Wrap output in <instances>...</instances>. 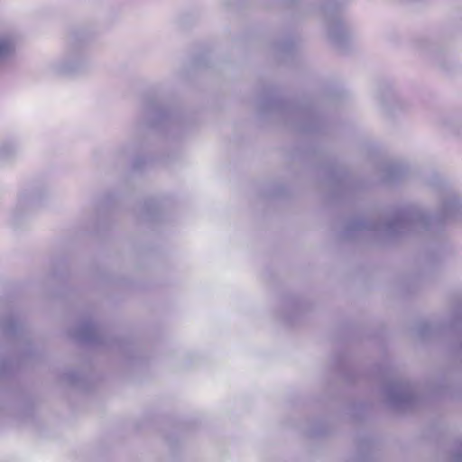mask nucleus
Instances as JSON below:
<instances>
[{
  "mask_svg": "<svg viewBox=\"0 0 462 462\" xmlns=\"http://www.w3.org/2000/svg\"><path fill=\"white\" fill-rule=\"evenodd\" d=\"M429 185L438 195L433 216H429L420 207L411 206L395 212L384 222L354 219L346 226V236L351 231L374 230L385 239H394L409 233H436L446 223L462 226V194L438 175L429 181Z\"/></svg>",
  "mask_w": 462,
  "mask_h": 462,
  "instance_id": "1",
  "label": "nucleus"
},
{
  "mask_svg": "<svg viewBox=\"0 0 462 462\" xmlns=\"http://www.w3.org/2000/svg\"><path fill=\"white\" fill-rule=\"evenodd\" d=\"M338 0H324L320 12L326 21L327 35L337 49H345L354 39V32L338 12Z\"/></svg>",
  "mask_w": 462,
  "mask_h": 462,
  "instance_id": "2",
  "label": "nucleus"
},
{
  "mask_svg": "<svg viewBox=\"0 0 462 462\" xmlns=\"http://www.w3.org/2000/svg\"><path fill=\"white\" fill-rule=\"evenodd\" d=\"M383 395L393 408H411L417 403L414 385L402 379L388 380L383 385Z\"/></svg>",
  "mask_w": 462,
  "mask_h": 462,
  "instance_id": "3",
  "label": "nucleus"
},
{
  "mask_svg": "<svg viewBox=\"0 0 462 462\" xmlns=\"http://www.w3.org/2000/svg\"><path fill=\"white\" fill-rule=\"evenodd\" d=\"M85 64V57L79 51H71L60 60L52 64V69L59 75H69L78 72Z\"/></svg>",
  "mask_w": 462,
  "mask_h": 462,
  "instance_id": "4",
  "label": "nucleus"
},
{
  "mask_svg": "<svg viewBox=\"0 0 462 462\" xmlns=\"http://www.w3.org/2000/svg\"><path fill=\"white\" fill-rule=\"evenodd\" d=\"M71 336L83 343H100L101 335L99 328L92 321H86L71 331Z\"/></svg>",
  "mask_w": 462,
  "mask_h": 462,
  "instance_id": "5",
  "label": "nucleus"
},
{
  "mask_svg": "<svg viewBox=\"0 0 462 462\" xmlns=\"http://www.w3.org/2000/svg\"><path fill=\"white\" fill-rule=\"evenodd\" d=\"M15 37L7 31H0V69L14 56Z\"/></svg>",
  "mask_w": 462,
  "mask_h": 462,
  "instance_id": "6",
  "label": "nucleus"
},
{
  "mask_svg": "<svg viewBox=\"0 0 462 462\" xmlns=\"http://www.w3.org/2000/svg\"><path fill=\"white\" fill-rule=\"evenodd\" d=\"M409 168L403 163H389L383 170V181L385 183H394L403 180L407 178Z\"/></svg>",
  "mask_w": 462,
  "mask_h": 462,
  "instance_id": "7",
  "label": "nucleus"
},
{
  "mask_svg": "<svg viewBox=\"0 0 462 462\" xmlns=\"http://www.w3.org/2000/svg\"><path fill=\"white\" fill-rule=\"evenodd\" d=\"M0 333L7 338H20L23 336V327L16 316L12 314L0 320Z\"/></svg>",
  "mask_w": 462,
  "mask_h": 462,
  "instance_id": "8",
  "label": "nucleus"
},
{
  "mask_svg": "<svg viewBox=\"0 0 462 462\" xmlns=\"http://www.w3.org/2000/svg\"><path fill=\"white\" fill-rule=\"evenodd\" d=\"M144 114L151 119V125H156L169 116V111L161 106L156 102H151L145 105Z\"/></svg>",
  "mask_w": 462,
  "mask_h": 462,
  "instance_id": "9",
  "label": "nucleus"
},
{
  "mask_svg": "<svg viewBox=\"0 0 462 462\" xmlns=\"http://www.w3.org/2000/svg\"><path fill=\"white\" fill-rule=\"evenodd\" d=\"M18 146L12 141H0V164L14 159L18 153Z\"/></svg>",
  "mask_w": 462,
  "mask_h": 462,
  "instance_id": "10",
  "label": "nucleus"
},
{
  "mask_svg": "<svg viewBox=\"0 0 462 462\" xmlns=\"http://www.w3.org/2000/svg\"><path fill=\"white\" fill-rule=\"evenodd\" d=\"M40 198L39 195L34 193H23L19 196L14 216L20 214L22 210L27 206L32 205Z\"/></svg>",
  "mask_w": 462,
  "mask_h": 462,
  "instance_id": "11",
  "label": "nucleus"
},
{
  "mask_svg": "<svg viewBox=\"0 0 462 462\" xmlns=\"http://www.w3.org/2000/svg\"><path fill=\"white\" fill-rule=\"evenodd\" d=\"M417 329L420 337H426L429 335L435 332L438 329V328L437 326L430 324L429 322H422L418 326Z\"/></svg>",
  "mask_w": 462,
  "mask_h": 462,
  "instance_id": "12",
  "label": "nucleus"
},
{
  "mask_svg": "<svg viewBox=\"0 0 462 462\" xmlns=\"http://www.w3.org/2000/svg\"><path fill=\"white\" fill-rule=\"evenodd\" d=\"M462 319V306H454L450 312L449 327H455Z\"/></svg>",
  "mask_w": 462,
  "mask_h": 462,
  "instance_id": "13",
  "label": "nucleus"
},
{
  "mask_svg": "<svg viewBox=\"0 0 462 462\" xmlns=\"http://www.w3.org/2000/svg\"><path fill=\"white\" fill-rule=\"evenodd\" d=\"M282 49H283V50H287V49H288L287 45H284V46L282 47Z\"/></svg>",
  "mask_w": 462,
  "mask_h": 462,
  "instance_id": "14",
  "label": "nucleus"
},
{
  "mask_svg": "<svg viewBox=\"0 0 462 462\" xmlns=\"http://www.w3.org/2000/svg\"><path fill=\"white\" fill-rule=\"evenodd\" d=\"M134 168H139V165H137V163H135Z\"/></svg>",
  "mask_w": 462,
  "mask_h": 462,
  "instance_id": "15",
  "label": "nucleus"
}]
</instances>
